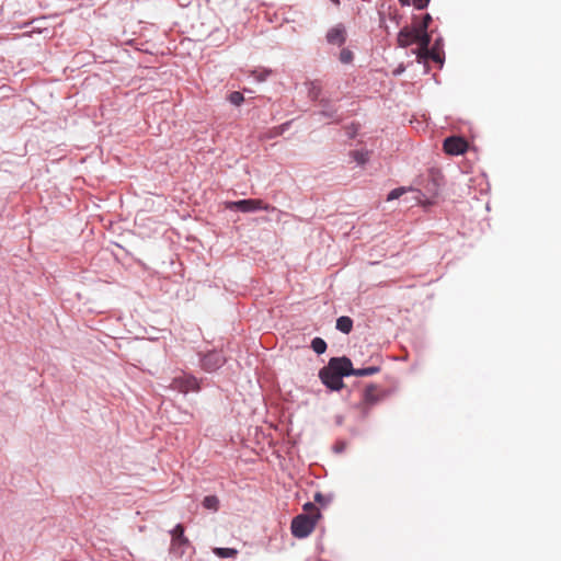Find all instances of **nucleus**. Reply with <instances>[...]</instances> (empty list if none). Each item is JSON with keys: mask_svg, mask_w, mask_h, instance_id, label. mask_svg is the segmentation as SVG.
Returning a JSON list of instances; mask_svg holds the SVG:
<instances>
[{"mask_svg": "<svg viewBox=\"0 0 561 561\" xmlns=\"http://www.w3.org/2000/svg\"><path fill=\"white\" fill-rule=\"evenodd\" d=\"M347 33L343 23H337L328 30L325 39L330 45L343 46L346 42Z\"/></svg>", "mask_w": 561, "mask_h": 561, "instance_id": "nucleus-6", "label": "nucleus"}, {"mask_svg": "<svg viewBox=\"0 0 561 561\" xmlns=\"http://www.w3.org/2000/svg\"><path fill=\"white\" fill-rule=\"evenodd\" d=\"M170 388L184 394L191 391L197 392L201 389L197 378L190 374H182L174 377L170 383Z\"/></svg>", "mask_w": 561, "mask_h": 561, "instance_id": "nucleus-4", "label": "nucleus"}, {"mask_svg": "<svg viewBox=\"0 0 561 561\" xmlns=\"http://www.w3.org/2000/svg\"><path fill=\"white\" fill-rule=\"evenodd\" d=\"M327 347H328L327 342L322 337L317 336V337L312 339L311 348L316 354H318V355L323 354L327 351Z\"/></svg>", "mask_w": 561, "mask_h": 561, "instance_id": "nucleus-17", "label": "nucleus"}, {"mask_svg": "<svg viewBox=\"0 0 561 561\" xmlns=\"http://www.w3.org/2000/svg\"><path fill=\"white\" fill-rule=\"evenodd\" d=\"M348 370L350 376H357V377H365V376H371L377 373H379L380 367L379 366H370L366 368H353L352 360L348 358Z\"/></svg>", "mask_w": 561, "mask_h": 561, "instance_id": "nucleus-12", "label": "nucleus"}, {"mask_svg": "<svg viewBox=\"0 0 561 561\" xmlns=\"http://www.w3.org/2000/svg\"><path fill=\"white\" fill-rule=\"evenodd\" d=\"M320 517V512H316L314 514H299L294 517L290 525L293 536L299 539L308 537L314 529L317 520Z\"/></svg>", "mask_w": 561, "mask_h": 561, "instance_id": "nucleus-2", "label": "nucleus"}, {"mask_svg": "<svg viewBox=\"0 0 561 561\" xmlns=\"http://www.w3.org/2000/svg\"><path fill=\"white\" fill-rule=\"evenodd\" d=\"M172 539L183 540L184 539V527L181 524L175 525L171 530Z\"/></svg>", "mask_w": 561, "mask_h": 561, "instance_id": "nucleus-23", "label": "nucleus"}, {"mask_svg": "<svg viewBox=\"0 0 561 561\" xmlns=\"http://www.w3.org/2000/svg\"><path fill=\"white\" fill-rule=\"evenodd\" d=\"M225 207L229 210H238L241 213H255L259 210L268 211L272 207L262 199H239L225 203Z\"/></svg>", "mask_w": 561, "mask_h": 561, "instance_id": "nucleus-3", "label": "nucleus"}, {"mask_svg": "<svg viewBox=\"0 0 561 561\" xmlns=\"http://www.w3.org/2000/svg\"><path fill=\"white\" fill-rule=\"evenodd\" d=\"M214 554L218 558H234L238 554V550L234 548H222L217 547L213 550Z\"/></svg>", "mask_w": 561, "mask_h": 561, "instance_id": "nucleus-16", "label": "nucleus"}, {"mask_svg": "<svg viewBox=\"0 0 561 561\" xmlns=\"http://www.w3.org/2000/svg\"><path fill=\"white\" fill-rule=\"evenodd\" d=\"M443 147L446 153L458 156L467 150L468 144L460 137L451 136L444 140Z\"/></svg>", "mask_w": 561, "mask_h": 561, "instance_id": "nucleus-7", "label": "nucleus"}, {"mask_svg": "<svg viewBox=\"0 0 561 561\" xmlns=\"http://www.w3.org/2000/svg\"><path fill=\"white\" fill-rule=\"evenodd\" d=\"M320 94V90L316 87H312L309 91V95L312 100H316Z\"/></svg>", "mask_w": 561, "mask_h": 561, "instance_id": "nucleus-29", "label": "nucleus"}, {"mask_svg": "<svg viewBox=\"0 0 561 561\" xmlns=\"http://www.w3.org/2000/svg\"><path fill=\"white\" fill-rule=\"evenodd\" d=\"M220 501L217 495H207L204 497L202 505L204 508L217 512L219 510Z\"/></svg>", "mask_w": 561, "mask_h": 561, "instance_id": "nucleus-15", "label": "nucleus"}, {"mask_svg": "<svg viewBox=\"0 0 561 561\" xmlns=\"http://www.w3.org/2000/svg\"><path fill=\"white\" fill-rule=\"evenodd\" d=\"M399 2L401 3V5H410L411 4V0H399Z\"/></svg>", "mask_w": 561, "mask_h": 561, "instance_id": "nucleus-33", "label": "nucleus"}, {"mask_svg": "<svg viewBox=\"0 0 561 561\" xmlns=\"http://www.w3.org/2000/svg\"><path fill=\"white\" fill-rule=\"evenodd\" d=\"M430 3V0H413V5L417 10H424Z\"/></svg>", "mask_w": 561, "mask_h": 561, "instance_id": "nucleus-27", "label": "nucleus"}, {"mask_svg": "<svg viewBox=\"0 0 561 561\" xmlns=\"http://www.w3.org/2000/svg\"><path fill=\"white\" fill-rule=\"evenodd\" d=\"M431 41H432V38L427 31L416 30L414 43H417L420 45V47L416 49H412V53L415 54L416 57H417V54H422L424 51L426 53L427 49L430 48Z\"/></svg>", "mask_w": 561, "mask_h": 561, "instance_id": "nucleus-10", "label": "nucleus"}, {"mask_svg": "<svg viewBox=\"0 0 561 561\" xmlns=\"http://www.w3.org/2000/svg\"><path fill=\"white\" fill-rule=\"evenodd\" d=\"M271 73L272 71L268 69L253 71V76L259 82L265 81L271 76Z\"/></svg>", "mask_w": 561, "mask_h": 561, "instance_id": "nucleus-24", "label": "nucleus"}, {"mask_svg": "<svg viewBox=\"0 0 561 561\" xmlns=\"http://www.w3.org/2000/svg\"><path fill=\"white\" fill-rule=\"evenodd\" d=\"M228 100L231 104L239 106L244 101V98L241 92L233 91L229 94Z\"/></svg>", "mask_w": 561, "mask_h": 561, "instance_id": "nucleus-21", "label": "nucleus"}, {"mask_svg": "<svg viewBox=\"0 0 561 561\" xmlns=\"http://www.w3.org/2000/svg\"><path fill=\"white\" fill-rule=\"evenodd\" d=\"M352 156L358 164H364L368 161L367 152L355 150L352 152Z\"/></svg>", "mask_w": 561, "mask_h": 561, "instance_id": "nucleus-22", "label": "nucleus"}, {"mask_svg": "<svg viewBox=\"0 0 561 561\" xmlns=\"http://www.w3.org/2000/svg\"><path fill=\"white\" fill-rule=\"evenodd\" d=\"M427 59H432L435 62H438L440 66L444 62V57L439 50H436L435 47L428 48L427 51L417 54L416 61L419 64L425 62Z\"/></svg>", "mask_w": 561, "mask_h": 561, "instance_id": "nucleus-11", "label": "nucleus"}, {"mask_svg": "<svg viewBox=\"0 0 561 561\" xmlns=\"http://www.w3.org/2000/svg\"><path fill=\"white\" fill-rule=\"evenodd\" d=\"M348 357H332L327 366L319 370L321 382L331 391H339L344 387L343 378L350 376Z\"/></svg>", "mask_w": 561, "mask_h": 561, "instance_id": "nucleus-1", "label": "nucleus"}, {"mask_svg": "<svg viewBox=\"0 0 561 561\" xmlns=\"http://www.w3.org/2000/svg\"><path fill=\"white\" fill-rule=\"evenodd\" d=\"M226 363V358L221 352L213 350L203 355L201 358V367L208 373L219 369Z\"/></svg>", "mask_w": 561, "mask_h": 561, "instance_id": "nucleus-5", "label": "nucleus"}, {"mask_svg": "<svg viewBox=\"0 0 561 561\" xmlns=\"http://www.w3.org/2000/svg\"><path fill=\"white\" fill-rule=\"evenodd\" d=\"M339 59L342 64H351L354 59V55H353L352 50H350L348 48H343L340 51Z\"/></svg>", "mask_w": 561, "mask_h": 561, "instance_id": "nucleus-20", "label": "nucleus"}, {"mask_svg": "<svg viewBox=\"0 0 561 561\" xmlns=\"http://www.w3.org/2000/svg\"><path fill=\"white\" fill-rule=\"evenodd\" d=\"M375 391H376L375 385H369L366 387V389L364 391L365 402L370 403V404L377 402L378 398L376 397Z\"/></svg>", "mask_w": 561, "mask_h": 561, "instance_id": "nucleus-18", "label": "nucleus"}, {"mask_svg": "<svg viewBox=\"0 0 561 561\" xmlns=\"http://www.w3.org/2000/svg\"><path fill=\"white\" fill-rule=\"evenodd\" d=\"M404 71V67L400 65L397 69H394L393 75L400 76Z\"/></svg>", "mask_w": 561, "mask_h": 561, "instance_id": "nucleus-31", "label": "nucleus"}, {"mask_svg": "<svg viewBox=\"0 0 561 561\" xmlns=\"http://www.w3.org/2000/svg\"><path fill=\"white\" fill-rule=\"evenodd\" d=\"M304 511L308 512L307 514H314L316 512H319L316 505L311 502H308L304 505Z\"/></svg>", "mask_w": 561, "mask_h": 561, "instance_id": "nucleus-28", "label": "nucleus"}, {"mask_svg": "<svg viewBox=\"0 0 561 561\" xmlns=\"http://www.w3.org/2000/svg\"><path fill=\"white\" fill-rule=\"evenodd\" d=\"M403 193H404V188H403V187L394 188V190H392V191L388 194L387 201H393V199H397V198H399Z\"/></svg>", "mask_w": 561, "mask_h": 561, "instance_id": "nucleus-26", "label": "nucleus"}, {"mask_svg": "<svg viewBox=\"0 0 561 561\" xmlns=\"http://www.w3.org/2000/svg\"><path fill=\"white\" fill-rule=\"evenodd\" d=\"M332 500H333V496L331 494L324 495L321 492H317L313 495V501L316 503L320 504L321 506H327L328 504H330L332 502Z\"/></svg>", "mask_w": 561, "mask_h": 561, "instance_id": "nucleus-19", "label": "nucleus"}, {"mask_svg": "<svg viewBox=\"0 0 561 561\" xmlns=\"http://www.w3.org/2000/svg\"><path fill=\"white\" fill-rule=\"evenodd\" d=\"M432 47H435L436 50L440 51L443 47V39L440 37L437 38Z\"/></svg>", "mask_w": 561, "mask_h": 561, "instance_id": "nucleus-30", "label": "nucleus"}, {"mask_svg": "<svg viewBox=\"0 0 561 561\" xmlns=\"http://www.w3.org/2000/svg\"><path fill=\"white\" fill-rule=\"evenodd\" d=\"M335 423H336L337 425H342V423H343V416H341V415H336V416H335Z\"/></svg>", "mask_w": 561, "mask_h": 561, "instance_id": "nucleus-32", "label": "nucleus"}, {"mask_svg": "<svg viewBox=\"0 0 561 561\" xmlns=\"http://www.w3.org/2000/svg\"><path fill=\"white\" fill-rule=\"evenodd\" d=\"M188 545L190 542L185 536L183 540L172 539L170 551L176 557H182L185 552V548L188 547Z\"/></svg>", "mask_w": 561, "mask_h": 561, "instance_id": "nucleus-13", "label": "nucleus"}, {"mask_svg": "<svg viewBox=\"0 0 561 561\" xmlns=\"http://www.w3.org/2000/svg\"><path fill=\"white\" fill-rule=\"evenodd\" d=\"M336 330L342 333L348 334L353 329V320L350 317L341 316L336 320Z\"/></svg>", "mask_w": 561, "mask_h": 561, "instance_id": "nucleus-14", "label": "nucleus"}, {"mask_svg": "<svg viewBox=\"0 0 561 561\" xmlns=\"http://www.w3.org/2000/svg\"><path fill=\"white\" fill-rule=\"evenodd\" d=\"M432 22V16L430 13H426L423 19H422V22L415 26L417 30H421V31H427L430 24Z\"/></svg>", "mask_w": 561, "mask_h": 561, "instance_id": "nucleus-25", "label": "nucleus"}, {"mask_svg": "<svg viewBox=\"0 0 561 561\" xmlns=\"http://www.w3.org/2000/svg\"><path fill=\"white\" fill-rule=\"evenodd\" d=\"M321 110L317 112V115H320L324 118H328L332 122H339L341 116L337 114V110L335 106L327 99L320 100Z\"/></svg>", "mask_w": 561, "mask_h": 561, "instance_id": "nucleus-9", "label": "nucleus"}, {"mask_svg": "<svg viewBox=\"0 0 561 561\" xmlns=\"http://www.w3.org/2000/svg\"><path fill=\"white\" fill-rule=\"evenodd\" d=\"M415 26H404L402 27L397 36V43L399 47L405 48L415 42L416 35Z\"/></svg>", "mask_w": 561, "mask_h": 561, "instance_id": "nucleus-8", "label": "nucleus"}]
</instances>
